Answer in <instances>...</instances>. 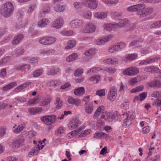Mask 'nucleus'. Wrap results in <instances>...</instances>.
I'll return each instance as SVG.
<instances>
[{
	"label": "nucleus",
	"instance_id": "57",
	"mask_svg": "<svg viewBox=\"0 0 161 161\" xmlns=\"http://www.w3.org/2000/svg\"><path fill=\"white\" fill-rule=\"evenodd\" d=\"M140 42L138 41L134 40L132 41L129 45V47L135 46L136 47H141Z\"/></svg>",
	"mask_w": 161,
	"mask_h": 161
},
{
	"label": "nucleus",
	"instance_id": "9",
	"mask_svg": "<svg viewBox=\"0 0 161 161\" xmlns=\"http://www.w3.org/2000/svg\"><path fill=\"white\" fill-rule=\"evenodd\" d=\"M83 3L89 9H94L97 8L98 2L97 0H83Z\"/></svg>",
	"mask_w": 161,
	"mask_h": 161
},
{
	"label": "nucleus",
	"instance_id": "34",
	"mask_svg": "<svg viewBox=\"0 0 161 161\" xmlns=\"http://www.w3.org/2000/svg\"><path fill=\"white\" fill-rule=\"evenodd\" d=\"M121 14V13L112 11L110 13V16L111 18L115 20H119L120 19Z\"/></svg>",
	"mask_w": 161,
	"mask_h": 161
},
{
	"label": "nucleus",
	"instance_id": "58",
	"mask_svg": "<svg viewBox=\"0 0 161 161\" xmlns=\"http://www.w3.org/2000/svg\"><path fill=\"white\" fill-rule=\"evenodd\" d=\"M100 78V77L99 75H97L91 77L90 78L89 80L91 81H96V82L97 83L99 81Z\"/></svg>",
	"mask_w": 161,
	"mask_h": 161
},
{
	"label": "nucleus",
	"instance_id": "53",
	"mask_svg": "<svg viewBox=\"0 0 161 161\" xmlns=\"http://www.w3.org/2000/svg\"><path fill=\"white\" fill-rule=\"evenodd\" d=\"M82 16L86 19H90L92 17V13L89 11H86L83 13Z\"/></svg>",
	"mask_w": 161,
	"mask_h": 161
},
{
	"label": "nucleus",
	"instance_id": "56",
	"mask_svg": "<svg viewBox=\"0 0 161 161\" xmlns=\"http://www.w3.org/2000/svg\"><path fill=\"white\" fill-rule=\"evenodd\" d=\"M59 69L58 67H53L50 70V74L52 75H56L59 71Z\"/></svg>",
	"mask_w": 161,
	"mask_h": 161
},
{
	"label": "nucleus",
	"instance_id": "51",
	"mask_svg": "<svg viewBox=\"0 0 161 161\" xmlns=\"http://www.w3.org/2000/svg\"><path fill=\"white\" fill-rule=\"evenodd\" d=\"M118 51L125 48L126 46L125 44L122 42H120L116 44Z\"/></svg>",
	"mask_w": 161,
	"mask_h": 161
},
{
	"label": "nucleus",
	"instance_id": "7",
	"mask_svg": "<svg viewBox=\"0 0 161 161\" xmlns=\"http://www.w3.org/2000/svg\"><path fill=\"white\" fill-rule=\"evenodd\" d=\"M145 7V5L143 4H138L128 8L127 10L130 12H138L140 13L139 14H140L142 13Z\"/></svg>",
	"mask_w": 161,
	"mask_h": 161
},
{
	"label": "nucleus",
	"instance_id": "12",
	"mask_svg": "<svg viewBox=\"0 0 161 161\" xmlns=\"http://www.w3.org/2000/svg\"><path fill=\"white\" fill-rule=\"evenodd\" d=\"M81 124L80 121L77 119H73L70 120L68 125V128L70 130L75 129Z\"/></svg>",
	"mask_w": 161,
	"mask_h": 161
},
{
	"label": "nucleus",
	"instance_id": "49",
	"mask_svg": "<svg viewBox=\"0 0 161 161\" xmlns=\"http://www.w3.org/2000/svg\"><path fill=\"white\" fill-rule=\"evenodd\" d=\"M106 90L104 89L98 90L96 91L95 94L99 97H102L105 95Z\"/></svg>",
	"mask_w": 161,
	"mask_h": 161
},
{
	"label": "nucleus",
	"instance_id": "43",
	"mask_svg": "<svg viewBox=\"0 0 161 161\" xmlns=\"http://www.w3.org/2000/svg\"><path fill=\"white\" fill-rule=\"evenodd\" d=\"M10 58L9 56H6L2 59L0 61V65L1 66H5L10 61Z\"/></svg>",
	"mask_w": 161,
	"mask_h": 161
},
{
	"label": "nucleus",
	"instance_id": "37",
	"mask_svg": "<svg viewBox=\"0 0 161 161\" xmlns=\"http://www.w3.org/2000/svg\"><path fill=\"white\" fill-rule=\"evenodd\" d=\"M129 22V21L126 19H120L119 23H115L116 27H118L123 26Z\"/></svg>",
	"mask_w": 161,
	"mask_h": 161
},
{
	"label": "nucleus",
	"instance_id": "8",
	"mask_svg": "<svg viewBox=\"0 0 161 161\" xmlns=\"http://www.w3.org/2000/svg\"><path fill=\"white\" fill-rule=\"evenodd\" d=\"M122 118L124 119L123 125L126 127L129 126L133 121V116L129 115L127 113H125L121 116Z\"/></svg>",
	"mask_w": 161,
	"mask_h": 161
},
{
	"label": "nucleus",
	"instance_id": "38",
	"mask_svg": "<svg viewBox=\"0 0 161 161\" xmlns=\"http://www.w3.org/2000/svg\"><path fill=\"white\" fill-rule=\"evenodd\" d=\"M108 135L103 132H97L94 134V138L96 139L100 138L102 137H106Z\"/></svg>",
	"mask_w": 161,
	"mask_h": 161
},
{
	"label": "nucleus",
	"instance_id": "1",
	"mask_svg": "<svg viewBox=\"0 0 161 161\" xmlns=\"http://www.w3.org/2000/svg\"><path fill=\"white\" fill-rule=\"evenodd\" d=\"M14 10L13 3L10 2H6L2 6L1 8V15L4 17H8L12 14Z\"/></svg>",
	"mask_w": 161,
	"mask_h": 161
},
{
	"label": "nucleus",
	"instance_id": "31",
	"mask_svg": "<svg viewBox=\"0 0 161 161\" xmlns=\"http://www.w3.org/2000/svg\"><path fill=\"white\" fill-rule=\"evenodd\" d=\"M55 111L60 109L63 106L62 102L59 97H57L54 102Z\"/></svg>",
	"mask_w": 161,
	"mask_h": 161
},
{
	"label": "nucleus",
	"instance_id": "21",
	"mask_svg": "<svg viewBox=\"0 0 161 161\" xmlns=\"http://www.w3.org/2000/svg\"><path fill=\"white\" fill-rule=\"evenodd\" d=\"M84 106L85 112L87 114H91L93 112L94 108L92 102L88 104L85 105Z\"/></svg>",
	"mask_w": 161,
	"mask_h": 161
},
{
	"label": "nucleus",
	"instance_id": "64",
	"mask_svg": "<svg viewBox=\"0 0 161 161\" xmlns=\"http://www.w3.org/2000/svg\"><path fill=\"white\" fill-rule=\"evenodd\" d=\"M161 105V98L157 99L155 100L153 102V105L156 107H158Z\"/></svg>",
	"mask_w": 161,
	"mask_h": 161
},
{
	"label": "nucleus",
	"instance_id": "29",
	"mask_svg": "<svg viewBox=\"0 0 161 161\" xmlns=\"http://www.w3.org/2000/svg\"><path fill=\"white\" fill-rule=\"evenodd\" d=\"M137 56V54L136 53L127 54L125 56L123 60L125 61L133 60H135Z\"/></svg>",
	"mask_w": 161,
	"mask_h": 161
},
{
	"label": "nucleus",
	"instance_id": "33",
	"mask_svg": "<svg viewBox=\"0 0 161 161\" xmlns=\"http://www.w3.org/2000/svg\"><path fill=\"white\" fill-rule=\"evenodd\" d=\"M41 53L46 55H53L56 53L55 50L53 49H42L41 51Z\"/></svg>",
	"mask_w": 161,
	"mask_h": 161
},
{
	"label": "nucleus",
	"instance_id": "32",
	"mask_svg": "<svg viewBox=\"0 0 161 161\" xmlns=\"http://www.w3.org/2000/svg\"><path fill=\"white\" fill-rule=\"evenodd\" d=\"M76 44V42L75 40H69L68 41L67 45L65 47V48L67 49H71L75 47Z\"/></svg>",
	"mask_w": 161,
	"mask_h": 161
},
{
	"label": "nucleus",
	"instance_id": "50",
	"mask_svg": "<svg viewBox=\"0 0 161 161\" xmlns=\"http://www.w3.org/2000/svg\"><path fill=\"white\" fill-rule=\"evenodd\" d=\"M13 101L14 102H15L17 103H21L26 102V99L24 97H17L14 99Z\"/></svg>",
	"mask_w": 161,
	"mask_h": 161
},
{
	"label": "nucleus",
	"instance_id": "48",
	"mask_svg": "<svg viewBox=\"0 0 161 161\" xmlns=\"http://www.w3.org/2000/svg\"><path fill=\"white\" fill-rule=\"evenodd\" d=\"M38 98L36 97L33 99H30L27 103L28 105L33 106L38 103Z\"/></svg>",
	"mask_w": 161,
	"mask_h": 161
},
{
	"label": "nucleus",
	"instance_id": "42",
	"mask_svg": "<svg viewBox=\"0 0 161 161\" xmlns=\"http://www.w3.org/2000/svg\"><path fill=\"white\" fill-rule=\"evenodd\" d=\"M60 33L63 36H69L73 34L74 32L72 30H63L61 31Z\"/></svg>",
	"mask_w": 161,
	"mask_h": 161
},
{
	"label": "nucleus",
	"instance_id": "62",
	"mask_svg": "<svg viewBox=\"0 0 161 161\" xmlns=\"http://www.w3.org/2000/svg\"><path fill=\"white\" fill-rule=\"evenodd\" d=\"M91 131V129H88L87 130H85L83 131H82L80 134V135H79V136L80 137H84L85 136H86L89 134Z\"/></svg>",
	"mask_w": 161,
	"mask_h": 161
},
{
	"label": "nucleus",
	"instance_id": "4",
	"mask_svg": "<svg viewBox=\"0 0 161 161\" xmlns=\"http://www.w3.org/2000/svg\"><path fill=\"white\" fill-rule=\"evenodd\" d=\"M42 122L47 125H50L57 121V118L54 115H46L41 117Z\"/></svg>",
	"mask_w": 161,
	"mask_h": 161
},
{
	"label": "nucleus",
	"instance_id": "23",
	"mask_svg": "<svg viewBox=\"0 0 161 161\" xmlns=\"http://www.w3.org/2000/svg\"><path fill=\"white\" fill-rule=\"evenodd\" d=\"M67 101L69 104L75 105L76 106H78L80 104L81 102L79 99H75L71 97L68 98Z\"/></svg>",
	"mask_w": 161,
	"mask_h": 161
},
{
	"label": "nucleus",
	"instance_id": "47",
	"mask_svg": "<svg viewBox=\"0 0 161 161\" xmlns=\"http://www.w3.org/2000/svg\"><path fill=\"white\" fill-rule=\"evenodd\" d=\"M78 135H79L78 131L75 130L68 133L67 135V137L68 138H70L76 136Z\"/></svg>",
	"mask_w": 161,
	"mask_h": 161
},
{
	"label": "nucleus",
	"instance_id": "13",
	"mask_svg": "<svg viewBox=\"0 0 161 161\" xmlns=\"http://www.w3.org/2000/svg\"><path fill=\"white\" fill-rule=\"evenodd\" d=\"M104 64L111 65H115L119 63V59L118 58L113 57H109L103 60Z\"/></svg>",
	"mask_w": 161,
	"mask_h": 161
},
{
	"label": "nucleus",
	"instance_id": "59",
	"mask_svg": "<svg viewBox=\"0 0 161 161\" xmlns=\"http://www.w3.org/2000/svg\"><path fill=\"white\" fill-rule=\"evenodd\" d=\"M43 72L42 69H37L33 72V75L35 77H38L42 74Z\"/></svg>",
	"mask_w": 161,
	"mask_h": 161
},
{
	"label": "nucleus",
	"instance_id": "19",
	"mask_svg": "<svg viewBox=\"0 0 161 161\" xmlns=\"http://www.w3.org/2000/svg\"><path fill=\"white\" fill-rule=\"evenodd\" d=\"M61 83V81L58 80H49L47 83V86L51 87H54L58 86Z\"/></svg>",
	"mask_w": 161,
	"mask_h": 161
},
{
	"label": "nucleus",
	"instance_id": "2",
	"mask_svg": "<svg viewBox=\"0 0 161 161\" xmlns=\"http://www.w3.org/2000/svg\"><path fill=\"white\" fill-rule=\"evenodd\" d=\"M56 41V38L50 36L40 38L38 40V42L41 44L46 46H49L53 44Z\"/></svg>",
	"mask_w": 161,
	"mask_h": 161
},
{
	"label": "nucleus",
	"instance_id": "60",
	"mask_svg": "<svg viewBox=\"0 0 161 161\" xmlns=\"http://www.w3.org/2000/svg\"><path fill=\"white\" fill-rule=\"evenodd\" d=\"M152 52L151 48L150 47H145L141 49L140 52L142 54H147Z\"/></svg>",
	"mask_w": 161,
	"mask_h": 161
},
{
	"label": "nucleus",
	"instance_id": "25",
	"mask_svg": "<svg viewBox=\"0 0 161 161\" xmlns=\"http://www.w3.org/2000/svg\"><path fill=\"white\" fill-rule=\"evenodd\" d=\"M40 150V146L38 144L37 145L36 147L33 148L30 150L28 154L29 156L31 157L32 156L37 154Z\"/></svg>",
	"mask_w": 161,
	"mask_h": 161
},
{
	"label": "nucleus",
	"instance_id": "41",
	"mask_svg": "<svg viewBox=\"0 0 161 161\" xmlns=\"http://www.w3.org/2000/svg\"><path fill=\"white\" fill-rule=\"evenodd\" d=\"M108 51L110 53H113L118 52L116 44H112L108 48Z\"/></svg>",
	"mask_w": 161,
	"mask_h": 161
},
{
	"label": "nucleus",
	"instance_id": "16",
	"mask_svg": "<svg viewBox=\"0 0 161 161\" xmlns=\"http://www.w3.org/2000/svg\"><path fill=\"white\" fill-rule=\"evenodd\" d=\"M50 22V21L48 19L44 18L40 20L37 22V25L38 27L42 28L47 26Z\"/></svg>",
	"mask_w": 161,
	"mask_h": 161
},
{
	"label": "nucleus",
	"instance_id": "55",
	"mask_svg": "<svg viewBox=\"0 0 161 161\" xmlns=\"http://www.w3.org/2000/svg\"><path fill=\"white\" fill-rule=\"evenodd\" d=\"M105 43H106L111 41L113 38V35L109 34L103 36Z\"/></svg>",
	"mask_w": 161,
	"mask_h": 161
},
{
	"label": "nucleus",
	"instance_id": "22",
	"mask_svg": "<svg viewBox=\"0 0 161 161\" xmlns=\"http://www.w3.org/2000/svg\"><path fill=\"white\" fill-rule=\"evenodd\" d=\"M104 109V108L102 106H100L97 108L93 115V118L97 119L99 115L103 113Z\"/></svg>",
	"mask_w": 161,
	"mask_h": 161
},
{
	"label": "nucleus",
	"instance_id": "54",
	"mask_svg": "<svg viewBox=\"0 0 161 161\" xmlns=\"http://www.w3.org/2000/svg\"><path fill=\"white\" fill-rule=\"evenodd\" d=\"M116 69L114 68L109 67L106 68L104 71L110 74H114L116 71Z\"/></svg>",
	"mask_w": 161,
	"mask_h": 161
},
{
	"label": "nucleus",
	"instance_id": "44",
	"mask_svg": "<svg viewBox=\"0 0 161 161\" xmlns=\"http://www.w3.org/2000/svg\"><path fill=\"white\" fill-rule=\"evenodd\" d=\"M54 10L57 12H61L64 11L65 9V6L64 5H58L54 8Z\"/></svg>",
	"mask_w": 161,
	"mask_h": 161
},
{
	"label": "nucleus",
	"instance_id": "27",
	"mask_svg": "<svg viewBox=\"0 0 161 161\" xmlns=\"http://www.w3.org/2000/svg\"><path fill=\"white\" fill-rule=\"evenodd\" d=\"M97 51V50L96 48H92L84 52V54L86 56H92L96 54Z\"/></svg>",
	"mask_w": 161,
	"mask_h": 161
},
{
	"label": "nucleus",
	"instance_id": "18",
	"mask_svg": "<svg viewBox=\"0 0 161 161\" xmlns=\"http://www.w3.org/2000/svg\"><path fill=\"white\" fill-rule=\"evenodd\" d=\"M115 23H106L103 25L104 30L106 31H110L117 29Z\"/></svg>",
	"mask_w": 161,
	"mask_h": 161
},
{
	"label": "nucleus",
	"instance_id": "14",
	"mask_svg": "<svg viewBox=\"0 0 161 161\" xmlns=\"http://www.w3.org/2000/svg\"><path fill=\"white\" fill-rule=\"evenodd\" d=\"M108 12L107 11L95 12L93 13L94 18L99 19H103L107 17Z\"/></svg>",
	"mask_w": 161,
	"mask_h": 161
},
{
	"label": "nucleus",
	"instance_id": "6",
	"mask_svg": "<svg viewBox=\"0 0 161 161\" xmlns=\"http://www.w3.org/2000/svg\"><path fill=\"white\" fill-rule=\"evenodd\" d=\"M64 23V20L61 16H58L56 18L51 24L52 28L59 29L62 28Z\"/></svg>",
	"mask_w": 161,
	"mask_h": 161
},
{
	"label": "nucleus",
	"instance_id": "28",
	"mask_svg": "<svg viewBox=\"0 0 161 161\" xmlns=\"http://www.w3.org/2000/svg\"><path fill=\"white\" fill-rule=\"evenodd\" d=\"M85 92V88L83 87H80L75 89L74 91V94L76 96H81L83 95Z\"/></svg>",
	"mask_w": 161,
	"mask_h": 161
},
{
	"label": "nucleus",
	"instance_id": "35",
	"mask_svg": "<svg viewBox=\"0 0 161 161\" xmlns=\"http://www.w3.org/2000/svg\"><path fill=\"white\" fill-rule=\"evenodd\" d=\"M78 57V54L76 53H72L66 58V60L68 62H72L76 60Z\"/></svg>",
	"mask_w": 161,
	"mask_h": 161
},
{
	"label": "nucleus",
	"instance_id": "11",
	"mask_svg": "<svg viewBox=\"0 0 161 161\" xmlns=\"http://www.w3.org/2000/svg\"><path fill=\"white\" fill-rule=\"evenodd\" d=\"M139 69L135 67H131L127 68L123 72V74L125 75L130 76L135 75L138 73Z\"/></svg>",
	"mask_w": 161,
	"mask_h": 161
},
{
	"label": "nucleus",
	"instance_id": "61",
	"mask_svg": "<svg viewBox=\"0 0 161 161\" xmlns=\"http://www.w3.org/2000/svg\"><path fill=\"white\" fill-rule=\"evenodd\" d=\"M65 129L63 127H59L55 131L56 134L60 135L64 133Z\"/></svg>",
	"mask_w": 161,
	"mask_h": 161
},
{
	"label": "nucleus",
	"instance_id": "3",
	"mask_svg": "<svg viewBox=\"0 0 161 161\" xmlns=\"http://www.w3.org/2000/svg\"><path fill=\"white\" fill-rule=\"evenodd\" d=\"M84 24L82 19H74L70 21L68 24L69 27L72 29H77L80 28Z\"/></svg>",
	"mask_w": 161,
	"mask_h": 161
},
{
	"label": "nucleus",
	"instance_id": "17",
	"mask_svg": "<svg viewBox=\"0 0 161 161\" xmlns=\"http://www.w3.org/2000/svg\"><path fill=\"white\" fill-rule=\"evenodd\" d=\"M50 11V8L49 4L47 3L43 4L41 8V16H43L46 14L49 13Z\"/></svg>",
	"mask_w": 161,
	"mask_h": 161
},
{
	"label": "nucleus",
	"instance_id": "20",
	"mask_svg": "<svg viewBox=\"0 0 161 161\" xmlns=\"http://www.w3.org/2000/svg\"><path fill=\"white\" fill-rule=\"evenodd\" d=\"M153 11V8L148 7H146L145 6V8L143 9L142 13L139 14L141 17L146 16L150 14Z\"/></svg>",
	"mask_w": 161,
	"mask_h": 161
},
{
	"label": "nucleus",
	"instance_id": "24",
	"mask_svg": "<svg viewBox=\"0 0 161 161\" xmlns=\"http://www.w3.org/2000/svg\"><path fill=\"white\" fill-rule=\"evenodd\" d=\"M17 85V83L16 82H13L2 87L1 90L3 92L6 91L13 88L16 86Z\"/></svg>",
	"mask_w": 161,
	"mask_h": 161
},
{
	"label": "nucleus",
	"instance_id": "5",
	"mask_svg": "<svg viewBox=\"0 0 161 161\" xmlns=\"http://www.w3.org/2000/svg\"><path fill=\"white\" fill-rule=\"evenodd\" d=\"M117 96V90L116 87L112 86L110 88L107 95L108 101L113 102L116 99Z\"/></svg>",
	"mask_w": 161,
	"mask_h": 161
},
{
	"label": "nucleus",
	"instance_id": "45",
	"mask_svg": "<svg viewBox=\"0 0 161 161\" xmlns=\"http://www.w3.org/2000/svg\"><path fill=\"white\" fill-rule=\"evenodd\" d=\"M147 84L150 87H153L157 86L158 87L161 86V83L158 81H151L147 82Z\"/></svg>",
	"mask_w": 161,
	"mask_h": 161
},
{
	"label": "nucleus",
	"instance_id": "39",
	"mask_svg": "<svg viewBox=\"0 0 161 161\" xmlns=\"http://www.w3.org/2000/svg\"><path fill=\"white\" fill-rule=\"evenodd\" d=\"M102 68L99 67H94L89 70L87 72V74L90 75L91 74L97 73L100 70H102Z\"/></svg>",
	"mask_w": 161,
	"mask_h": 161
},
{
	"label": "nucleus",
	"instance_id": "46",
	"mask_svg": "<svg viewBox=\"0 0 161 161\" xmlns=\"http://www.w3.org/2000/svg\"><path fill=\"white\" fill-rule=\"evenodd\" d=\"M144 88V86L142 85L137 86L133 88L130 91V93H133L142 91Z\"/></svg>",
	"mask_w": 161,
	"mask_h": 161
},
{
	"label": "nucleus",
	"instance_id": "26",
	"mask_svg": "<svg viewBox=\"0 0 161 161\" xmlns=\"http://www.w3.org/2000/svg\"><path fill=\"white\" fill-rule=\"evenodd\" d=\"M23 35L22 34H20L15 37L12 42L13 45H15L19 44L23 38Z\"/></svg>",
	"mask_w": 161,
	"mask_h": 161
},
{
	"label": "nucleus",
	"instance_id": "36",
	"mask_svg": "<svg viewBox=\"0 0 161 161\" xmlns=\"http://www.w3.org/2000/svg\"><path fill=\"white\" fill-rule=\"evenodd\" d=\"M51 101V97L49 96H47L41 102L40 105L42 106H46L50 103Z\"/></svg>",
	"mask_w": 161,
	"mask_h": 161
},
{
	"label": "nucleus",
	"instance_id": "30",
	"mask_svg": "<svg viewBox=\"0 0 161 161\" xmlns=\"http://www.w3.org/2000/svg\"><path fill=\"white\" fill-rule=\"evenodd\" d=\"M42 108L41 107L31 108L28 109V111L31 114H35L42 112Z\"/></svg>",
	"mask_w": 161,
	"mask_h": 161
},
{
	"label": "nucleus",
	"instance_id": "10",
	"mask_svg": "<svg viewBox=\"0 0 161 161\" xmlns=\"http://www.w3.org/2000/svg\"><path fill=\"white\" fill-rule=\"evenodd\" d=\"M96 29V26L94 24L90 22L86 24L83 31L85 33H92L95 31Z\"/></svg>",
	"mask_w": 161,
	"mask_h": 161
},
{
	"label": "nucleus",
	"instance_id": "52",
	"mask_svg": "<svg viewBox=\"0 0 161 161\" xmlns=\"http://www.w3.org/2000/svg\"><path fill=\"white\" fill-rule=\"evenodd\" d=\"M83 73L82 69L78 68L75 70L74 73V75L75 77H79Z\"/></svg>",
	"mask_w": 161,
	"mask_h": 161
},
{
	"label": "nucleus",
	"instance_id": "40",
	"mask_svg": "<svg viewBox=\"0 0 161 161\" xmlns=\"http://www.w3.org/2000/svg\"><path fill=\"white\" fill-rule=\"evenodd\" d=\"M103 2L107 5H115L119 2V0H103Z\"/></svg>",
	"mask_w": 161,
	"mask_h": 161
},
{
	"label": "nucleus",
	"instance_id": "15",
	"mask_svg": "<svg viewBox=\"0 0 161 161\" xmlns=\"http://www.w3.org/2000/svg\"><path fill=\"white\" fill-rule=\"evenodd\" d=\"M23 142L22 140L18 138L12 140L11 142L10 145L14 149H17L19 148L22 145Z\"/></svg>",
	"mask_w": 161,
	"mask_h": 161
},
{
	"label": "nucleus",
	"instance_id": "63",
	"mask_svg": "<svg viewBox=\"0 0 161 161\" xmlns=\"http://www.w3.org/2000/svg\"><path fill=\"white\" fill-rule=\"evenodd\" d=\"M161 26V20H159L151 24L150 25V27L152 28H157Z\"/></svg>",
	"mask_w": 161,
	"mask_h": 161
}]
</instances>
